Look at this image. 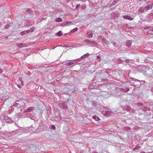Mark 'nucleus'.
Here are the masks:
<instances>
[{"label": "nucleus", "mask_w": 153, "mask_h": 153, "mask_svg": "<svg viewBox=\"0 0 153 153\" xmlns=\"http://www.w3.org/2000/svg\"><path fill=\"white\" fill-rule=\"evenodd\" d=\"M59 107H61L62 109L66 110L67 109V105L65 102H63L58 104Z\"/></svg>", "instance_id": "obj_1"}, {"label": "nucleus", "mask_w": 153, "mask_h": 153, "mask_svg": "<svg viewBox=\"0 0 153 153\" xmlns=\"http://www.w3.org/2000/svg\"><path fill=\"white\" fill-rule=\"evenodd\" d=\"M72 22L69 21L65 22L61 24V26H65L69 25Z\"/></svg>", "instance_id": "obj_2"}, {"label": "nucleus", "mask_w": 153, "mask_h": 153, "mask_svg": "<svg viewBox=\"0 0 153 153\" xmlns=\"http://www.w3.org/2000/svg\"><path fill=\"white\" fill-rule=\"evenodd\" d=\"M34 108L33 107H29L27 109H25V112H30L31 111H33V110H34Z\"/></svg>", "instance_id": "obj_3"}, {"label": "nucleus", "mask_w": 153, "mask_h": 153, "mask_svg": "<svg viewBox=\"0 0 153 153\" xmlns=\"http://www.w3.org/2000/svg\"><path fill=\"white\" fill-rule=\"evenodd\" d=\"M123 18L124 19H127L129 20H132L133 19V18H132L131 16L127 15L123 16Z\"/></svg>", "instance_id": "obj_4"}, {"label": "nucleus", "mask_w": 153, "mask_h": 153, "mask_svg": "<svg viewBox=\"0 0 153 153\" xmlns=\"http://www.w3.org/2000/svg\"><path fill=\"white\" fill-rule=\"evenodd\" d=\"M147 33L148 34H153V28L152 27L150 30H148L147 31Z\"/></svg>", "instance_id": "obj_5"}, {"label": "nucleus", "mask_w": 153, "mask_h": 153, "mask_svg": "<svg viewBox=\"0 0 153 153\" xmlns=\"http://www.w3.org/2000/svg\"><path fill=\"white\" fill-rule=\"evenodd\" d=\"M111 15L112 17L113 18H117L119 16V14H116V13L114 12L112 13L111 14Z\"/></svg>", "instance_id": "obj_6"}, {"label": "nucleus", "mask_w": 153, "mask_h": 153, "mask_svg": "<svg viewBox=\"0 0 153 153\" xmlns=\"http://www.w3.org/2000/svg\"><path fill=\"white\" fill-rule=\"evenodd\" d=\"M126 44L127 46L129 47L131 46V42L130 40H127L126 41Z\"/></svg>", "instance_id": "obj_7"}, {"label": "nucleus", "mask_w": 153, "mask_h": 153, "mask_svg": "<svg viewBox=\"0 0 153 153\" xmlns=\"http://www.w3.org/2000/svg\"><path fill=\"white\" fill-rule=\"evenodd\" d=\"M117 2V0H114L112 2V3L110 5H108V4L107 5V6H108V7H111L112 6H113Z\"/></svg>", "instance_id": "obj_8"}, {"label": "nucleus", "mask_w": 153, "mask_h": 153, "mask_svg": "<svg viewBox=\"0 0 153 153\" xmlns=\"http://www.w3.org/2000/svg\"><path fill=\"white\" fill-rule=\"evenodd\" d=\"M131 108L130 106L127 105L125 107V109L126 111H130Z\"/></svg>", "instance_id": "obj_9"}, {"label": "nucleus", "mask_w": 153, "mask_h": 153, "mask_svg": "<svg viewBox=\"0 0 153 153\" xmlns=\"http://www.w3.org/2000/svg\"><path fill=\"white\" fill-rule=\"evenodd\" d=\"M89 56V54L88 53H86L84 55L82 56H81L80 57V58L82 59H83L86 58L88 57Z\"/></svg>", "instance_id": "obj_10"}, {"label": "nucleus", "mask_w": 153, "mask_h": 153, "mask_svg": "<svg viewBox=\"0 0 153 153\" xmlns=\"http://www.w3.org/2000/svg\"><path fill=\"white\" fill-rule=\"evenodd\" d=\"M62 35V33L61 31H59L57 33H56L55 35L58 36H60Z\"/></svg>", "instance_id": "obj_11"}, {"label": "nucleus", "mask_w": 153, "mask_h": 153, "mask_svg": "<svg viewBox=\"0 0 153 153\" xmlns=\"http://www.w3.org/2000/svg\"><path fill=\"white\" fill-rule=\"evenodd\" d=\"M55 21L56 22H60L62 21V19L59 17L56 18L55 19Z\"/></svg>", "instance_id": "obj_12"}, {"label": "nucleus", "mask_w": 153, "mask_h": 153, "mask_svg": "<svg viewBox=\"0 0 153 153\" xmlns=\"http://www.w3.org/2000/svg\"><path fill=\"white\" fill-rule=\"evenodd\" d=\"M16 45L19 47L22 48L23 46H25L24 45H25L24 43H20V44H16Z\"/></svg>", "instance_id": "obj_13"}, {"label": "nucleus", "mask_w": 153, "mask_h": 153, "mask_svg": "<svg viewBox=\"0 0 153 153\" xmlns=\"http://www.w3.org/2000/svg\"><path fill=\"white\" fill-rule=\"evenodd\" d=\"M93 118L97 121H99L100 120V118L99 117L96 116H93Z\"/></svg>", "instance_id": "obj_14"}, {"label": "nucleus", "mask_w": 153, "mask_h": 153, "mask_svg": "<svg viewBox=\"0 0 153 153\" xmlns=\"http://www.w3.org/2000/svg\"><path fill=\"white\" fill-rule=\"evenodd\" d=\"M86 33L88 37L89 38L92 37L93 36V33H92L87 32Z\"/></svg>", "instance_id": "obj_15"}, {"label": "nucleus", "mask_w": 153, "mask_h": 153, "mask_svg": "<svg viewBox=\"0 0 153 153\" xmlns=\"http://www.w3.org/2000/svg\"><path fill=\"white\" fill-rule=\"evenodd\" d=\"M49 128L51 129L55 130L56 129V127L55 126L53 125H50Z\"/></svg>", "instance_id": "obj_16"}, {"label": "nucleus", "mask_w": 153, "mask_h": 153, "mask_svg": "<svg viewBox=\"0 0 153 153\" xmlns=\"http://www.w3.org/2000/svg\"><path fill=\"white\" fill-rule=\"evenodd\" d=\"M151 8H152V6L151 5H147L145 7L144 9L146 11H147L148 10H149V9H150Z\"/></svg>", "instance_id": "obj_17"}, {"label": "nucleus", "mask_w": 153, "mask_h": 153, "mask_svg": "<svg viewBox=\"0 0 153 153\" xmlns=\"http://www.w3.org/2000/svg\"><path fill=\"white\" fill-rule=\"evenodd\" d=\"M78 30V28L77 27L75 28L74 29L72 30H71L70 31V33H74Z\"/></svg>", "instance_id": "obj_18"}, {"label": "nucleus", "mask_w": 153, "mask_h": 153, "mask_svg": "<svg viewBox=\"0 0 153 153\" xmlns=\"http://www.w3.org/2000/svg\"><path fill=\"white\" fill-rule=\"evenodd\" d=\"M131 79L133 81H134L135 82L137 81V82H139L140 83V85H141V84L140 82V81H139V80H138V79H136L134 78H131Z\"/></svg>", "instance_id": "obj_19"}, {"label": "nucleus", "mask_w": 153, "mask_h": 153, "mask_svg": "<svg viewBox=\"0 0 153 153\" xmlns=\"http://www.w3.org/2000/svg\"><path fill=\"white\" fill-rule=\"evenodd\" d=\"M35 29V27L34 26L32 27H31L29 30H30V32H33Z\"/></svg>", "instance_id": "obj_20"}, {"label": "nucleus", "mask_w": 153, "mask_h": 153, "mask_svg": "<svg viewBox=\"0 0 153 153\" xmlns=\"http://www.w3.org/2000/svg\"><path fill=\"white\" fill-rule=\"evenodd\" d=\"M18 81L21 82V84L22 85H23V82L22 78H19Z\"/></svg>", "instance_id": "obj_21"}, {"label": "nucleus", "mask_w": 153, "mask_h": 153, "mask_svg": "<svg viewBox=\"0 0 153 153\" xmlns=\"http://www.w3.org/2000/svg\"><path fill=\"white\" fill-rule=\"evenodd\" d=\"M151 28H152V27L151 26H147L144 27V29L145 30L147 29L150 30V29H151Z\"/></svg>", "instance_id": "obj_22"}, {"label": "nucleus", "mask_w": 153, "mask_h": 153, "mask_svg": "<svg viewBox=\"0 0 153 153\" xmlns=\"http://www.w3.org/2000/svg\"><path fill=\"white\" fill-rule=\"evenodd\" d=\"M124 129L127 130H129L131 128L129 127H124Z\"/></svg>", "instance_id": "obj_23"}, {"label": "nucleus", "mask_w": 153, "mask_h": 153, "mask_svg": "<svg viewBox=\"0 0 153 153\" xmlns=\"http://www.w3.org/2000/svg\"><path fill=\"white\" fill-rule=\"evenodd\" d=\"M74 63L72 62H69L67 63L66 65L67 66H70L73 65Z\"/></svg>", "instance_id": "obj_24"}, {"label": "nucleus", "mask_w": 153, "mask_h": 153, "mask_svg": "<svg viewBox=\"0 0 153 153\" xmlns=\"http://www.w3.org/2000/svg\"><path fill=\"white\" fill-rule=\"evenodd\" d=\"M135 111V110H134L133 108H131L129 112H130L132 113H134Z\"/></svg>", "instance_id": "obj_25"}, {"label": "nucleus", "mask_w": 153, "mask_h": 153, "mask_svg": "<svg viewBox=\"0 0 153 153\" xmlns=\"http://www.w3.org/2000/svg\"><path fill=\"white\" fill-rule=\"evenodd\" d=\"M80 5L79 4H77L76 6L75 9L77 10L79 9Z\"/></svg>", "instance_id": "obj_26"}, {"label": "nucleus", "mask_w": 153, "mask_h": 153, "mask_svg": "<svg viewBox=\"0 0 153 153\" xmlns=\"http://www.w3.org/2000/svg\"><path fill=\"white\" fill-rule=\"evenodd\" d=\"M138 11L139 12H141L143 11V9L142 8H140L138 9Z\"/></svg>", "instance_id": "obj_27"}, {"label": "nucleus", "mask_w": 153, "mask_h": 153, "mask_svg": "<svg viewBox=\"0 0 153 153\" xmlns=\"http://www.w3.org/2000/svg\"><path fill=\"white\" fill-rule=\"evenodd\" d=\"M140 148V147L139 146H136L134 148V150H137V149H139V148Z\"/></svg>", "instance_id": "obj_28"}, {"label": "nucleus", "mask_w": 153, "mask_h": 153, "mask_svg": "<svg viewBox=\"0 0 153 153\" xmlns=\"http://www.w3.org/2000/svg\"><path fill=\"white\" fill-rule=\"evenodd\" d=\"M30 24L28 22H26V26L27 27H29V26H30Z\"/></svg>", "instance_id": "obj_29"}, {"label": "nucleus", "mask_w": 153, "mask_h": 153, "mask_svg": "<svg viewBox=\"0 0 153 153\" xmlns=\"http://www.w3.org/2000/svg\"><path fill=\"white\" fill-rule=\"evenodd\" d=\"M10 26V25H9L7 24L4 26V28L6 29H7Z\"/></svg>", "instance_id": "obj_30"}, {"label": "nucleus", "mask_w": 153, "mask_h": 153, "mask_svg": "<svg viewBox=\"0 0 153 153\" xmlns=\"http://www.w3.org/2000/svg\"><path fill=\"white\" fill-rule=\"evenodd\" d=\"M85 42L86 43H90L91 41H90L89 39H86L85 40Z\"/></svg>", "instance_id": "obj_31"}, {"label": "nucleus", "mask_w": 153, "mask_h": 153, "mask_svg": "<svg viewBox=\"0 0 153 153\" xmlns=\"http://www.w3.org/2000/svg\"><path fill=\"white\" fill-rule=\"evenodd\" d=\"M25 33L26 34H27L29 33L30 32V30H26L25 31H24Z\"/></svg>", "instance_id": "obj_32"}, {"label": "nucleus", "mask_w": 153, "mask_h": 153, "mask_svg": "<svg viewBox=\"0 0 153 153\" xmlns=\"http://www.w3.org/2000/svg\"><path fill=\"white\" fill-rule=\"evenodd\" d=\"M121 61V63H122L123 64L125 65V61L124 60L120 59V61Z\"/></svg>", "instance_id": "obj_33"}, {"label": "nucleus", "mask_w": 153, "mask_h": 153, "mask_svg": "<svg viewBox=\"0 0 153 153\" xmlns=\"http://www.w3.org/2000/svg\"><path fill=\"white\" fill-rule=\"evenodd\" d=\"M97 105V104L96 102L94 101H93V103L92 104V105L94 106H96Z\"/></svg>", "instance_id": "obj_34"}, {"label": "nucleus", "mask_w": 153, "mask_h": 153, "mask_svg": "<svg viewBox=\"0 0 153 153\" xmlns=\"http://www.w3.org/2000/svg\"><path fill=\"white\" fill-rule=\"evenodd\" d=\"M125 61V65H126V63H127L129 62V60L128 59H126Z\"/></svg>", "instance_id": "obj_35"}, {"label": "nucleus", "mask_w": 153, "mask_h": 153, "mask_svg": "<svg viewBox=\"0 0 153 153\" xmlns=\"http://www.w3.org/2000/svg\"><path fill=\"white\" fill-rule=\"evenodd\" d=\"M138 105H140L141 107H143V105L142 103H139L138 104Z\"/></svg>", "instance_id": "obj_36"}, {"label": "nucleus", "mask_w": 153, "mask_h": 153, "mask_svg": "<svg viewBox=\"0 0 153 153\" xmlns=\"http://www.w3.org/2000/svg\"><path fill=\"white\" fill-rule=\"evenodd\" d=\"M21 34L22 35H24V34H25V33L24 31H22L21 33Z\"/></svg>", "instance_id": "obj_37"}, {"label": "nucleus", "mask_w": 153, "mask_h": 153, "mask_svg": "<svg viewBox=\"0 0 153 153\" xmlns=\"http://www.w3.org/2000/svg\"><path fill=\"white\" fill-rule=\"evenodd\" d=\"M111 43L113 45H114V46H115L116 44V43L115 42H111Z\"/></svg>", "instance_id": "obj_38"}, {"label": "nucleus", "mask_w": 153, "mask_h": 153, "mask_svg": "<svg viewBox=\"0 0 153 153\" xmlns=\"http://www.w3.org/2000/svg\"><path fill=\"white\" fill-rule=\"evenodd\" d=\"M120 59H119L118 60V61H117V62L118 63V64H120V63H121V61H120Z\"/></svg>", "instance_id": "obj_39"}, {"label": "nucleus", "mask_w": 153, "mask_h": 153, "mask_svg": "<svg viewBox=\"0 0 153 153\" xmlns=\"http://www.w3.org/2000/svg\"><path fill=\"white\" fill-rule=\"evenodd\" d=\"M102 40L104 42H105V41H107L106 39L104 38H103V39H102Z\"/></svg>", "instance_id": "obj_40"}, {"label": "nucleus", "mask_w": 153, "mask_h": 153, "mask_svg": "<svg viewBox=\"0 0 153 153\" xmlns=\"http://www.w3.org/2000/svg\"><path fill=\"white\" fill-rule=\"evenodd\" d=\"M149 15L150 16H153V13H151Z\"/></svg>", "instance_id": "obj_41"}, {"label": "nucleus", "mask_w": 153, "mask_h": 153, "mask_svg": "<svg viewBox=\"0 0 153 153\" xmlns=\"http://www.w3.org/2000/svg\"><path fill=\"white\" fill-rule=\"evenodd\" d=\"M97 58L98 59H100V56H97Z\"/></svg>", "instance_id": "obj_42"}, {"label": "nucleus", "mask_w": 153, "mask_h": 153, "mask_svg": "<svg viewBox=\"0 0 153 153\" xmlns=\"http://www.w3.org/2000/svg\"><path fill=\"white\" fill-rule=\"evenodd\" d=\"M151 91L152 92H153V87L151 88Z\"/></svg>", "instance_id": "obj_43"}, {"label": "nucleus", "mask_w": 153, "mask_h": 153, "mask_svg": "<svg viewBox=\"0 0 153 153\" xmlns=\"http://www.w3.org/2000/svg\"><path fill=\"white\" fill-rule=\"evenodd\" d=\"M17 86L19 88H20L21 87L20 85L19 84H18Z\"/></svg>", "instance_id": "obj_44"}, {"label": "nucleus", "mask_w": 153, "mask_h": 153, "mask_svg": "<svg viewBox=\"0 0 153 153\" xmlns=\"http://www.w3.org/2000/svg\"><path fill=\"white\" fill-rule=\"evenodd\" d=\"M27 11H31V9H28L27 10Z\"/></svg>", "instance_id": "obj_45"}, {"label": "nucleus", "mask_w": 153, "mask_h": 153, "mask_svg": "<svg viewBox=\"0 0 153 153\" xmlns=\"http://www.w3.org/2000/svg\"><path fill=\"white\" fill-rule=\"evenodd\" d=\"M98 37L100 38H102V36L101 35L99 36H98Z\"/></svg>", "instance_id": "obj_46"}, {"label": "nucleus", "mask_w": 153, "mask_h": 153, "mask_svg": "<svg viewBox=\"0 0 153 153\" xmlns=\"http://www.w3.org/2000/svg\"><path fill=\"white\" fill-rule=\"evenodd\" d=\"M64 47H68V45H64Z\"/></svg>", "instance_id": "obj_47"}, {"label": "nucleus", "mask_w": 153, "mask_h": 153, "mask_svg": "<svg viewBox=\"0 0 153 153\" xmlns=\"http://www.w3.org/2000/svg\"><path fill=\"white\" fill-rule=\"evenodd\" d=\"M71 0H66V1L67 2H69Z\"/></svg>", "instance_id": "obj_48"}, {"label": "nucleus", "mask_w": 153, "mask_h": 153, "mask_svg": "<svg viewBox=\"0 0 153 153\" xmlns=\"http://www.w3.org/2000/svg\"><path fill=\"white\" fill-rule=\"evenodd\" d=\"M2 70L1 69H0V73H2Z\"/></svg>", "instance_id": "obj_49"}, {"label": "nucleus", "mask_w": 153, "mask_h": 153, "mask_svg": "<svg viewBox=\"0 0 153 153\" xmlns=\"http://www.w3.org/2000/svg\"><path fill=\"white\" fill-rule=\"evenodd\" d=\"M132 85H134V82H132Z\"/></svg>", "instance_id": "obj_50"}, {"label": "nucleus", "mask_w": 153, "mask_h": 153, "mask_svg": "<svg viewBox=\"0 0 153 153\" xmlns=\"http://www.w3.org/2000/svg\"><path fill=\"white\" fill-rule=\"evenodd\" d=\"M39 128H40V126H39L38 127L37 129H39Z\"/></svg>", "instance_id": "obj_51"}, {"label": "nucleus", "mask_w": 153, "mask_h": 153, "mask_svg": "<svg viewBox=\"0 0 153 153\" xmlns=\"http://www.w3.org/2000/svg\"><path fill=\"white\" fill-rule=\"evenodd\" d=\"M93 153H98L97 152H93Z\"/></svg>", "instance_id": "obj_52"}, {"label": "nucleus", "mask_w": 153, "mask_h": 153, "mask_svg": "<svg viewBox=\"0 0 153 153\" xmlns=\"http://www.w3.org/2000/svg\"><path fill=\"white\" fill-rule=\"evenodd\" d=\"M141 153H145V152H142Z\"/></svg>", "instance_id": "obj_53"}, {"label": "nucleus", "mask_w": 153, "mask_h": 153, "mask_svg": "<svg viewBox=\"0 0 153 153\" xmlns=\"http://www.w3.org/2000/svg\"><path fill=\"white\" fill-rule=\"evenodd\" d=\"M152 6H153V2H152Z\"/></svg>", "instance_id": "obj_54"}, {"label": "nucleus", "mask_w": 153, "mask_h": 153, "mask_svg": "<svg viewBox=\"0 0 153 153\" xmlns=\"http://www.w3.org/2000/svg\"><path fill=\"white\" fill-rule=\"evenodd\" d=\"M1 129V127L0 126V130Z\"/></svg>", "instance_id": "obj_55"}, {"label": "nucleus", "mask_w": 153, "mask_h": 153, "mask_svg": "<svg viewBox=\"0 0 153 153\" xmlns=\"http://www.w3.org/2000/svg\"><path fill=\"white\" fill-rule=\"evenodd\" d=\"M129 89L128 88V89H127V90H128V91H129Z\"/></svg>", "instance_id": "obj_56"}, {"label": "nucleus", "mask_w": 153, "mask_h": 153, "mask_svg": "<svg viewBox=\"0 0 153 153\" xmlns=\"http://www.w3.org/2000/svg\"><path fill=\"white\" fill-rule=\"evenodd\" d=\"M19 100H18L17 101H16V102H19Z\"/></svg>", "instance_id": "obj_57"}, {"label": "nucleus", "mask_w": 153, "mask_h": 153, "mask_svg": "<svg viewBox=\"0 0 153 153\" xmlns=\"http://www.w3.org/2000/svg\"><path fill=\"white\" fill-rule=\"evenodd\" d=\"M105 73L108 74V73L107 72H106Z\"/></svg>", "instance_id": "obj_58"}, {"label": "nucleus", "mask_w": 153, "mask_h": 153, "mask_svg": "<svg viewBox=\"0 0 153 153\" xmlns=\"http://www.w3.org/2000/svg\"><path fill=\"white\" fill-rule=\"evenodd\" d=\"M95 42H95H95V41H94V42Z\"/></svg>", "instance_id": "obj_59"}, {"label": "nucleus", "mask_w": 153, "mask_h": 153, "mask_svg": "<svg viewBox=\"0 0 153 153\" xmlns=\"http://www.w3.org/2000/svg\"><path fill=\"white\" fill-rule=\"evenodd\" d=\"M71 61L70 60H68L67 61Z\"/></svg>", "instance_id": "obj_60"}, {"label": "nucleus", "mask_w": 153, "mask_h": 153, "mask_svg": "<svg viewBox=\"0 0 153 153\" xmlns=\"http://www.w3.org/2000/svg\"><path fill=\"white\" fill-rule=\"evenodd\" d=\"M55 48H53V49H54Z\"/></svg>", "instance_id": "obj_61"}, {"label": "nucleus", "mask_w": 153, "mask_h": 153, "mask_svg": "<svg viewBox=\"0 0 153 153\" xmlns=\"http://www.w3.org/2000/svg\"><path fill=\"white\" fill-rule=\"evenodd\" d=\"M72 60V61H75V60Z\"/></svg>", "instance_id": "obj_62"}, {"label": "nucleus", "mask_w": 153, "mask_h": 153, "mask_svg": "<svg viewBox=\"0 0 153 153\" xmlns=\"http://www.w3.org/2000/svg\"><path fill=\"white\" fill-rule=\"evenodd\" d=\"M141 81V82H143V81Z\"/></svg>", "instance_id": "obj_63"}]
</instances>
